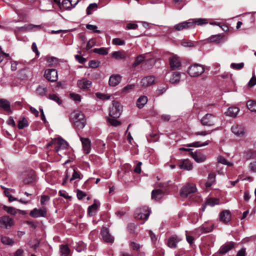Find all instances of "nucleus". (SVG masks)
Wrapping results in <instances>:
<instances>
[{"label": "nucleus", "mask_w": 256, "mask_h": 256, "mask_svg": "<svg viewBox=\"0 0 256 256\" xmlns=\"http://www.w3.org/2000/svg\"><path fill=\"white\" fill-rule=\"evenodd\" d=\"M224 38V36L222 34H216L212 35L210 36L208 38V40L210 42H214L217 44L220 43L222 42V38Z\"/></svg>", "instance_id": "37"}, {"label": "nucleus", "mask_w": 256, "mask_h": 256, "mask_svg": "<svg viewBox=\"0 0 256 256\" xmlns=\"http://www.w3.org/2000/svg\"><path fill=\"white\" fill-rule=\"evenodd\" d=\"M70 120L73 123L74 126L78 129L83 128L86 124L84 114L78 111H74L70 114Z\"/></svg>", "instance_id": "1"}, {"label": "nucleus", "mask_w": 256, "mask_h": 256, "mask_svg": "<svg viewBox=\"0 0 256 256\" xmlns=\"http://www.w3.org/2000/svg\"><path fill=\"white\" fill-rule=\"evenodd\" d=\"M190 154L197 162H203L206 159V156L200 152H191Z\"/></svg>", "instance_id": "14"}, {"label": "nucleus", "mask_w": 256, "mask_h": 256, "mask_svg": "<svg viewBox=\"0 0 256 256\" xmlns=\"http://www.w3.org/2000/svg\"><path fill=\"white\" fill-rule=\"evenodd\" d=\"M194 28V22H184L176 24L174 26L176 30L180 31L192 28Z\"/></svg>", "instance_id": "12"}, {"label": "nucleus", "mask_w": 256, "mask_h": 256, "mask_svg": "<svg viewBox=\"0 0 256 256\" xmlns=\"http://www.w3.org/2000/svg\"><path fill=\"white\" fill-rule=\"evenodd\" d=\"M92 82L86 78L78 80L77 82L78 87L83 90H88L92 86Z\"/></svg>", "instance_id": "13"}, {"label": "nucleus", "mask_w": 256, "mask_h": 256, "mask_svg": "<svg viewBox=\"0 0 256 256\" xmlns=\"http://www.w3.org/2000/svg\"><path fill=\"white\" fill-rule=\"evenodd\" d=\"M244 64L243 62H241L240 64L232 63L230 64L231 68H232L233 69L237 70H241L242 68H244Z\"/></svg>", "instance_id": "53"}, {"label": "nucleus", "mask_w": 256, "mask_h": 256, "mask_svg": "<svg viewBox=\"0 0 256 256\" xmlns=\"http://www.w3.org/2000/svg\"><path fill=\"white\" fill-rule=\"evenodd\" d=\"M144 59V55H140L137 56L133 64V66L134 67L136 66L138 64H140L141 62H142Z\"/></svg>", "instance_id": "51"}, {"label": "nucleus", "mask_w": 256, "mask_h": 256, "mask_svg": "<svg viewBox=\"0 0 256 256\" xmlns=\"http://www.w3.org/2000/svg\"><path fill=\"white\" fill-rule=\"evenodd\" d=\"M86 196V194L82 190H78L77 196L79 200L82 199Z\"/></svg>", "instance_id": "63"}, {"label": "nucleus", "mask_w": 256, "mask_h": 256, "mask_svg": "<svg viewBox=\"0 0 256 256\" xmlns=\"http://www.w3.org/2000/svg\"><path fill=\"white\" fill-rule=\"evenodd\" d=\"M150 213V210L148 207L144 206L142 208H140V210L138 211V212L136 214H138L136 217L138 219L146 220L148 218Z\"/></svg>", "instance_id": "9"}, {"label": "nucleus", "mask_w": 256, "mask_h": 256, "mask_svg": "<svg viewBox=\"0 0 256 256\" xmlns=\"http://www.w3.org/2000/svg\"><path fill=\"white\" fill-rule=\"evenodd\" d=\"M181 73L178 72H174L172 74L170 81L172 84H177L179 82L180 78Z\"/></svg>", "instance_id": "31"}, {"label": "nucleus", "mask_w": 256, "mask_h": 256, "mask_svg": "<svg viewBox=\"0 0 256 256\" xmlns=\"http://www.w3.org/2000/svg\"><path fill=\"white\" fill-rule=\"evenodd\" d=\"M148 102V98L145 96H140L137 100L136 106L139 108H142Z\"/></svg>", "instance_id": "32"}, {"label": "nucleus", "mask_w": 256, "mask_h": 256, "mask_svg": "<svg viewBox=\"0 0 256 256\" xmlns=\"http://www.w3.org/2000/svg\"><path fill=\"white\" fill-rule=\"evenodd\" d=\"M36 93L38 95L43 96L46 95L47 92V88L42 86H39L36 89Z\"/></svg>", "instance_id": "41"}, {"label": "nucleus", "mask_w": 256, "mask_h": 256, "mask_svg": "<svg viewBox=\"0 0 256 256\" xmlns=\"http://www.w3.org/2000/svg\"><path fill=\"white\" fill-rule=\"evenodd\" d=\"M204 67L198 64L190 65L188 70V74L192 77L198 76L204 73Z\"/></svg>", "instance_id": "2"}, {"label": "nucleus", "mask_w": 256, "mask_h": 256, "mask_svg": "<svg viewBox=\"0 0 256 256\" xmlns=\"http://www.w3.org/2000/svg\"><path fill=\"white\" fill-rule=\"evenodd\" d=\"M96 39L92 38L88 42L86 46V49L87 50H90L92 46H94L96 45Z\"/></svg>", "instance_id": "55"}, {"label": "nucleus", "mask_w": 256, "mask_h": 256, "mask_svg": "<svg viewBox=\"0 0 256 256\" xmlns=\"http://www.w3.org/2000/svg\"><path fill=\"white\" fill-rule=\"evenodd\" d=\"M231 130L234 134L238 136L244 133V128L242 126L237 124L234 125L232 127Z\"/></svg>", "instance_id": "34"}, {"label": "nucleus", "mask_w": 256, "mask_h": 256, "mask_svg": "<svg viewBox=\"0 0 256 256\" xmlns=\"http://www.w3.org/2000/svg\"><path fill=\"white\" fill-rule=\"evenodd\" d=\"M240 110L237 107H230L225 112V114L227 116L230 117H236L239 112Z\"/></svg>", "instance_id": "28"}, {"label": "nucleus", "mask_w": 256, "mask_h": 256, "mask_svg": "<svg viewBox=\"0 0 256 256\" xmlns=\"http://www.w3.org/2000/svg\"><path fill=\"white\" fill-rule=\"evenodd\" d=\"M122 77L119 74L112 75L109 78L108 84L110 86H116L121 82Z\"/></svg>", "instance_id": "18"}, {"label": "nucleus", "mask_w": 256, "mask_h": 256, "mask_svg": "<svg viewBox=\"0 0 256 256\" xmlns=\"http://www.w3.org/2000/svg\"><path fill=\"white\" fill-rule=\"evenodd\" d=\"M14 224L12 218L8 216H0V228L2 229H10Z\"/></svg>", "instance_id": "5"}, {"label": "nucleus", "mask_w": 256, "mask_h": 256, "mask_svg": "<svg viewBox=\"0 0 256 256\" xmlns=\"http://www.w3.org/2000/svg\"><path fill=\"white\" fill-rule=\"evenodd\" d=\"M28 122L26 118H23L21 120H19L18 127L19 129H22L28 126Z\"/></svg>", "instance_id": "47"}, {"label": "nucleus", "mask_w": 256, "mask_h": 256, "mask_svg": "<svg viewBox=\"0 0 256 256\" xmlns=\"http://www.w3.org/2000/svg\"><path fill=\"white\" fill-rule=\"evenodd\" d=\"M70 170L73 172L72 177L70 178V182L76 178H81V174L80 172L76 171L74 168H71Z\"/></svg>", "instance_id": "46"}, {"label": "nucleus", "mask_w": 256, "mask_h": 256, "mask_svg": "<svg viewBox=\"0 0 256 256\" xmlns=\"http://www.w3.org/2000/svg\"><path fill=\"white\" fill-rule=\"evenodd\" d=\"M101 234L103 240L106 242H112L114 238L109 233L107 228L103 227L101 230Z\"/></svg>", "instance_id": "15"}, {"label": "nucleus", "mask_w": 256, "mask_h": 256, "mask_svg": "<svg viewBox=\"0 0 256 256\" xmlns=\"http://www.w3.org/2000/svg\"><path fill=\"white\" fill-rule=\"evenodd\" d=\"M24 178L23 182L24 184H29L33 182L34 178V172L32 170L26 172L24 174Z\"/></svg>", "instance_id": "23"}, {"label": "nucleus", "mask_w": 256, "mask_h": 256, "mask_svg": "<svg viewBox=\"0 0 256 256\" xmlns=\"http://www.w3.org/2000/svg\"><path fill=\"white\" fill-rule=\"evenodd\" d=\"M70 97L76 102H80L81 100V96L78 94L71 93L70 94Z\"/></svg>", "instance_id": "59"}, {"label": "nucleus", "mask_w": 256, "mask_h": 256, "mask_svg": "<svg viewBox=\"0 0 256 256\" xmlns=\"http://www.w3.org/2000/svg\"><path fill=\"white\" fill-rule=\"evenodd\" d=\"M112 44L116 46H122L125 44V42L120 38H115L112 40Z\"/></svg>", "instance_id": "52"}, {"label": "nucleus", "mask_w": 256, "mask_h": 256, "mask_svg": "<svg viewBox=\"0 0 256 256\" xmlns=\"http://www.w3.org/2000/svg\"><path fill=\"white\" fill-rule=\"evenodd\" d=\"M170 68L172 70H179L182 67L181 60L177 55H172L168 58Z\"/></svg>", "instance_id": "7"}, {"label": "nucleus", "mask_w": 256, "mask_h": 256, "mask_svg": "<svg viewBox=\"0 0 256 256\" xmlns=\"http://www.w3.org/2000/svg\"><path fill=\"white\" fill-rule=\"evenodd\" d=\"M86 28L88 30H94L96 32H98V33L100 32V30H96V29L97 28V26H96L88 24L86 26Z\"/></svg>", "instance_id": "61"}, {"label": "nucleus", "mask_w": 256, "mask_h": 256, "mask_svg": "<svg viewBox=\"0 0 256 256\" xmlns=\"http://www.w3.org/2000/svg\"><path fill=\"white\" fill-rule=\"evenodd\" d=\"M94 202L93 204L90 206L88 208V213L90 215L92 216L95 214L98 207L100 206V204L99 202H96V200H94Z\"/></svg>", "instance_id": "33"}, {"label": "nucleus", "mask_w": 256, "mask_h": 256, "mask_svg": "<svg viewBox=\"0 0 256 256\" xmlns=\"http://www.w3.org/2000/svg\"><path fill=\"white\" fill-rule=\"evenodd\" d=\"M246 106L250 111L256 112V102L252 100H248L246 103Z\"/></svg>", "instance_id": "42"}, {"label": "nucleus", "mask_w": 256, "mask_h": 256, "mask_svg": "<svg viewBox=\"0 0 256 256\" xmlns=\"http://www.w3.org/2000/svg\"><path fill=\"white\" fill-rule=\"evenodd\" d=\"M190 22H194V28L196 24L201 26L208 23V21L206 19L202 18L192 19L190 20Z\"/></svg>", "instance_id": "39"}, {"label": "nucleus", "mask_w": 256, "mask_h": 256, "mask_svg": "<svg viewBox=\"0 0 256 256\" xmlns=\"http://www.w3.org/2000/svg\"><path fill=\"white\" fill-rule=\"evenodd\" d=\"M82 148L85 154H88L90 150V142L88 138H80Z\"/></svg>", "instance_id": "21"}, {"label": "nucleus", "mask_w": 256, "mask_h": 256, "mask_svg": "<svg viewBox=\"0 0 256 256\" xmlns=\"http://www.w3.org/2000/svg\"><path fill=\"white\" fill-rule=\"evenodd\" d=\"M48 98L50 100H54L58 104H60L62 102V100L56 94H50L48 95Z\"/></svg>", "instance_id": "48"}, {"label": "nucleus", "mask_w": 256, "mask_h": 256, "mask_svg": "<svg viewBox=\"0 0 256 256\" xmlns=\"http://www.w3.org/2000/svg\"><path fill=\"white\" fill-rule=\"evenodd\" d=\"M178 242L179 240L176 236H172L168 240V246L170 248H176Z\"/></svg>", "instance_id": "36"}, {"label": "nucleus", "mask_w": 256, "mask_h": 256, "mask_svg": "<svg viewBox=\"0 0 256 256\" xmlns=\"http://www.w3.org/2000/svg\"><path fill=\"white\" fill-rule=\"evenodd\" d=\"M44 76L48 81L55 82L58 79L57 71L53 68L47 69L45 70Z\"/></svg>", "instance_id": "11"}, {"label": "nucleus", "mask_w": 256, "mask_h": 256, "mask_svg": "<svg viewBox=\"0 0 256 256\" xmlns=\"http://www.w3.org/2000/svg\"><path fill=\"white\" fill-rule=\"evenodd\" d=\"M209 143H210V141L209 140H207V141H206L202 143V144H200V142H193V143H192V144H188L186 145V146H188V147H196V148H198V147H200V146H207V145H208L209 144Z\"/></svg>", "instance_id": "44"}, {"label": "nucleus", "mask_w": 256, "mask_h": 256, "mask_svg": "<svg viewBox=\"0 0 256 256\" xmlns=\"http://www.w3.org/2000/svg\"><path fill=\"white\" fill-rule=\"evenodd\" d=\"M154 76H148L143 78L141 80L142 85L144 86H148L154 84Z\"/></svg>", "instance_id": "24"}, {"label": "nucleus", "mask_w": 256, "mask_h": 256, "mask_svg": "<svg viewBox=\"0 0 256 256\" xmlns=\"http://www.w3.org/2000/svg\"><path fill=\"white\" fill-rule=\"evenodd\" d=\"M60 252L62 256H68L70 251L67 245L62 244L60 246Z\"/></svg>", "instance_id": "35"}, {"label": "nucleus", "mask_w": 256, "mask_h": 256, "mask_svg": "<svg viewBox=\"0 0 256 256\" xmlns=\"http://www.w3.org/2000/svg\"><path fill=\"white\" fill-rule=\"evenodd\" d=\"M256 84V78L253 76L250 80L248 85L250 87H252Z\"/></svg>", "instance_id": "64"}, {"label": "nucleus", "mask_w": 256, "mask_h": 256, "mask_svg": "<svg viewBox=\"0 0 256 256\" xmlns=\"http://www.w3.org/2000/svg\"><path fill=\"white\" fill-rule=\"evenodd\" d=\"M135 88L134 84H128L122 89V92L128 93Z\"/></svg>", "instance_id": "56"}, {"label": "nucleus", "mask_w": 256, "mask_h": 256, "mask_svg": "<svg viewBox=\"0 0 256 256\" xmlns=\"http://www.w3.org/2000/svg\"><path fill=\"white\" fill-rule=\"evenodd\" d=\"M92 52L101 55H106L108 54V49L106 48H96L92 50Z\"/></svg>", "instance_id": "43"}, {"label": "nucleus", "mask_w": 256, "mask_h": 256, "mask_svg": "<svg viewBox=\"0 0 256 256\" xmlns=\"http://www.w3.org/2000/svg\"><path fill=\"white\" fill-rule=\"evenodd\" d=\"M50 146H53L56 151L58 152L60 150L66 148L68 144L66 141L62 138L54 139L47 144L48 148Z\"/></svg>", "instance_id": "3"}, {"label": "nucleus", "mask_w": 256, "mask_h": 256, "mask_svg": "<svg viewBox=\"0 0 256 256\" xmlns=\"http://www.w3.org/2000/svg\"><path fill=\"white\" fill-rule=\"evenodd\" d=\"M213 228V225L210 224L209 226H202L200 228V231L204 233H207L211 232Z\"/></svg>", "instance_id": "50"}, {"label": "nucleus", "mask_w": 256, "mask_h": 256, "mask_svg": "<svg viewBox=\"0 0 256 256\" xmlns=\"http://www.w3.org/2000/svg\"><path fill=\"white\" fill-rule=\"evenodd\" d=\"M46 60L50 66H54L58 64V59L54 56H46Z\"/></svg>", "instance_id": "40"}, {"label": "nucleus", "mask_w": 256, "mask_h": 256, "mask_svg": "<svg viewBox=\"0 0 256 256\" xmlns=\"http://www.w3.org/2000/svg\"><path fill=\"white\" fill-rule=\"evenodd\" d=\"M112 57L116 60H125L127 56L124 51H118L113 52L112 54Z\"/></svg>", "instance_id": "26"}, {"label": "nucleus", "mask_w": 256, "mask_h": 256, "mask_svg": "<svg viewBox=\"0 0 256 256\" xmlns=\"http://www.w3.org/2000/svg\"><path fill=\"white\" fill-rule=\"evenodd\" d=\"M75 58L79 63L82 64H84L86 61V58L78 55H76Z\"/></svg>", "instance_id": "60"}, {"label": "nucleus", "mask_w": 256, "mask_h": 256, "mask_svg": "<svg viewBox=\"0 0 256 256\" xmlns=\"http://www.w3.org/2000/svg\"><path fill=\"white\" fill-rule=\"evenodd\" d=\"M116 118H108V120L109 122V123L113 126H119L120 124V122L116 120Z\"/></svg>", "instance_id": "54"}, {"label": "nucleus", "mask_w": 256, "mask_h": 256, "mask_svg": "<svg viewBox=\"0 0 256 256\" xmlns=\"http://www.w3.org/2000/svg\"><path fill=\"white\" fill-rule=\"evenodd\" d=\"M72 0H64L61 4L60 8L63 10H70L72 8L75 6L79 2V0H76L74 3V6H72Z\"/></svg>", "instance_id": "22"}, {"label": "nucleus", "mask_w": 256, "mask_h": 256, "mask_svg": "<svg viewBox=\"0 0 256 256\" xmlns=\"http://www.w3.org/2000/svg\"><path fill=\"white\" fill-rule=\"evenodd\" d=\"M216 174L214 172H212L209 174L206 182L205 184L206 188L210 187L216 181Z\"/></svg>", "instance_id": "27"}, {"label": "nucleus", "mask_w": 256, "mask_h": 256, "mask_svg": "<svg viewBox=\"0 0 256 256\" xmlns=\"http://www.w3.org/2000/svg\"><path fill=\"white\" fill-rule=\"evenodd\" d=\"M196 191V184L188 183L180 190V194L181 197L185 198H187L190 194L194 193Z\"/></svg>", "instance_id": "4"}, {"label": "nucleus", "mask_w": 256, "mask_h": 256, "mask_svg": "<svg viewBox=\"0 0 256 256\" xmlns=\"http://www.w3.org/2000/svg\"><path fill=\"white\" fill-rule=\"evenodd\" d=\"M97 4L95 3L90 4L86 8V14L90 15L92 14V11L97 8Z\"/></svg>", "instance_id": "49"}, {"label": "nucleus", "mask_w": 256, "mask_h": 256, "mask_svg": "<svg viewBox=\"0 0 256 256\" xmlns=\"http://www.w3.org/2000/svg\"><path fill=\"white\" fill-rule=\"evenodd\" d=\"M142 164V162H138L136 164L134 169V172L137 174H140L141 172V166Z\"/></svg>", "instance_id": "62"}, {"label": "nucleus", "mask_w": 256, "mask_h": 256, "mask_svg": "<svg viewBox=\"0 0 256 256\" xmlns=\"http://www.w3.org/2000/svg\"><path fill=\"white\" fill-rule=\"evenodd\" d=\"M220 221L224 224L228 223L231 220V214L228 210L222 211L219 215Z\"/></svg>", "instance_id": "16"}, {"label": "nucleus", "mask_w": 256, "mask_h": 256, "mask_svg": "<svg viewBox=\"0 0 256 256\" xmlns=\"http://www.w3.org/2000/svg\"><path fill=\"white\" fill-rule=\"evenodd\" d=\"M234 245L235 243L232 242H227L220 248L219 252L221 254H225L231 250L234 247Z\"/></svg>", "instance_id": "20"}, {"label": "nucleus", "mask_w": 256, "mask_h": 256, "mask_svg": "<svg viewBox=\"0 0 256 256\" xmlns=\"http://www.w3.org/2000/svg\"><path fill=\"white\" fill-rule=\"evenodd\" d=\"M178 166L180 169L186 170H190L192 169V164L188 159L182 160L178 163Z\"/></svg>", "instance_id": "17"}, {"label": "nucleus", "mask_w": 256, "mask_h": 256, "mask_svg": "<svg viewBox=\"0 0 256 256\" xmlns=\"http://www.w3.org/2000/svg\"><path fill=\"white\" fill-rule=\"evenodd\" d=\"M215 116L211 114H206L201 119L200 122L204 126H212L214 125Z\"/></svg>", "instance_id": "8"}, {"label": "nucleus", "mask_w": 256, "mask_h": 256, "mask_svg": "<svg viewBox=\"0 0 256 256\" xmlns=\"http://www.w3.org/2000/svg\"><path fill=\"white\" fill-rule=\"evenodd\" d=\"M2 208L4 210L6 211L8 214H10L12 215H15L17 213V210L13 207L4 206Z\"/></svg>", "instance_id": "45"}, {"label": "nucleus", "mask_w": 256, "mask_h": 256, "mask_svg": "<svg viewBox=\"0 0 256 256\" xmlns=\"http://www.w3.org/2000/svg\"><path fill=\"white\" fill-rule=\"evenodd\" d=\"M122 107L120 104L116 101L112 102V106L110 108V116L113 118H118L121 114Z\"/></svg>", "instance_id": "6"}, {"label": "nucleus", "mask_w": 256, "mask_h": 256, "mask_svg": "<svg viewBox=\"0 0 256 256\" xmlns=\"http://www.w3.org/2000/svg\"><path fill=\"white\" fill-rule=\"evenodd\" d=\"M0 238V242L4 245L12 246L14 244V240L8 236H2Z\"/></svg>", "instance_id": "29"}, {"label": "nucleus", "mask_w": 256, "mask_h": 256, "mask_svg": "<svg viewBox=\"0 0 256 256\" xmlns=\"http://www.w3.org/2000/svg\"><path fill=\"white\" fill-rule=\"evenodd\" d=\"M100 62L98 60H91L88 62V66L92 68H96L99 66Z\"/></svg>", "instance_id": "58"}, {"label": "nucleus", "mask_w": 256, "mask_h": 256, "mask_svg": "<svg viewBox=\"0 0 256 256\" xmlns=\"http://www.w3.org/2000/svg\"><path fill=\"white\" fill-rule=\"evenodd\" d=\"M10 102L6 100L0 98V108H2L4 110L9 113L12 112L10 108Z\"/></svg>", "instance_id": "25"}, {"label": "nucleus", "mask_w": 256, "mask_h": 256, "mask_svg": "<svg viewBox=\"0 0 256 256\" xmlns=\"http://www.w3.org/2000/svg\"><path fill=\"white\" fill-rule=\"evenodd\" d=\"M42 28L40 25H34L32 24H26L20 27V29L23 32H31L40 30Z\"/></svg>", "instance_id": "19"}, {"label": "nucleus", "mask_w": 256, "mask_h": 256, "mask_svg": "<svg viewBox=\"0 0 256 256\" xmlns=\"http://www.w3.org/2000/svg\"><path fill=\"white\" fill-rule=\"evenodd\" d=\"M218 204L219 200L218 199L212 198H209L206 201L204 206H203L202 208V211L204 210L206 205L210 206H214V205Z\"/></svg>", "instance_id": "38"}, {"label": "nucleus", "mask_w": 256, "mask_h": 256, "mask_svg": "<svg viewBox=\"0 0 256 256\" xmlns=\"http://www.w3.org/2000/svg\"><path fill=\"white\" fill-rule=\"evenodd\" d=\"M163 192L160 190H153L152 192V198L156 200H160L163 196Z\"/></svg>", "instance_id": "30"}, {"label": "nucleus", "mask_w": 256, "mask_h": 256, "mask_svg": "<svg viewBox=\"0 0 256 256\" xmlns=\"http://www.w3.org/2000/svg\"><path fill=\"white\" fill-rule=\"evenodd\" d=\"M50 199V197L48 196H42L40 198V204L42 206L46 205L49 202Z\"/></svg>", "instance_id": "57"}, {"label": "nucleus", "mask_w": 256, "mask_h": 256, "mask_svg": "<svg viewBox=\"0 0 256 256\" xmlns=\"http://www.w3.org/2000/svg\"><path fill=\"white\" fill-rule=\"evenodd\" d=\"M47 210L44 207L40 208H34L31 210L30 215L34 218L39 217H46V216Z\"/></svg>", "instance_id": "10"}]
</instances>
